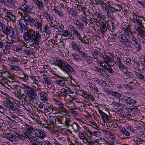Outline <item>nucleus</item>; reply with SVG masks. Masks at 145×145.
Here are the masks:
<instances>
[{
  "mask_svg": "<svg viewBox=\"0 0 145 145\" xmlns=\"http://www.w3.org/2000/svg\"><path fill=\"white\" fill-rule=\"evenodd\" d=\"M27 78V82L30 84H32L34 83L37 86V87L39 88L40 86L39 85V81L37 80H36L35 76L33 74H31L30 75L28 76Z\"/></svg>",
  "mask_w": 145,
  "mask_h": 145,
  "instance_id": "12",
  "label": "nucleus"
},
{
  "mask_svg": "<svg viewBox=\"0 0 145 145\" xmlns=\"http://www.w3.org/2000/svg\"><path fill=\"white\" fill-rule=\"evenodd\" d=\"M132 43H131L133 45V48L136 52H138L142 50V47L140 43L139 42L137 38L131 41Z\"/></svg>",
  "mask_w": 145,
  "mask_h": 145,
  "instance_id": "11",
  "label": "nucleus"
},
{
  "mask_svg": "<svg viewBox=\"0 0 145 145\" xmlns=\"http://www.w3.org/2000/svg\"><path fill=\"white\" fill-rule=\"evenodd\" d=\"M122 8L121 5L114 3L111 8H110L109 10L112 12L114 13L121 12Z\"/></svg>",
  "mask_w": 145,
  "mask_h": 145,
  "instance_id": "13",
  "label": "nucleus"
},
{
  "mask_svg": "<svg viewBox=\"0 0 145 145\" xmlns=\"http://www.w3.org/2000/svg\"><path fill=\"white\" fill-rule=\"evenodd\" d=\"M63 114H63H59L63 116H61L59 118L58 123L67 126L71 125V121L69 117L67 115L68 113L65 115Z\"/></svg>",
  "mask_w": 145,
  "mask_h": 145,
  "instance_id": "7",
  "label": "nucleus"
},
{
  "mask_svg": "<svg viewBox=\"0 0 145 145\" xmlns=\"http://www.w3.org/2000/svg\"><path fill=\"white\" fill-rule=\"evenodd\" d=\"M136 17V23H137L140 26H142L143 25L142 23L143 18L141 16L140 17L137 14Z\"/></svg>",
  "mask_w": 145,
  "mask_h": 145,
  "instance_id": "44",
  "label": "nucleus"
},
{
  "mask_svg": "<svg viewBox=\"0 0 145 145\" xmlns=\"http://www.w3.org/2000/svg\"><path fill=\"white\" fill-rule=\"evenodd\" d=\"M105 124L107 127H111L112 128L114 127L117 128L118 127L119 129H120L121 127L120 125L119 126L117 124H116V125H115L114 124V121L111 119L107 122H106L105 123Z\"/></svg>",
  "mask_w": 145,
  "mask_h": 145,
  "instance_id": "24",
  "label": "nucleus"
},
{
  "mask_svg": "<svg viewBox=\"0 0 145 145\" xmlns=\"http://www.w3.org/2000/svg\"><path fill=\"white\" fill-rule=\"evenodd\" d=\"M109 21H106V20L104 21L103 22L101 23L100 24L102 25V27H104L105 28H107V26L109 25Z\"/></svg>",
  "mask_w": 145,
  "mask_h": 145,
  "instance_id": "63",
  "label": "nucleus"
},
{
  "mask_svg": "<svg viewBox=\"0 0 145 145\" xmlns=\"http://www.w3.org/2000/svg\"><path fill=\"white\" fill-rule=\"evenodd\" d=\"M121 100L127 104L130 105H132L135 103L136 102V101H135L133 99H132L131 97H127L123 95Z\"/></svg>",
  "mask_w": 145,
  "mask_h": 145,
  "instance_id": "16",
  "label": "nucleus"
},
{
  "mask_svg": "<svg viewBox=\"0 0 145 145\" xmlns=\"http://www.w3.org/2000/svg\"><path fill=\"white\" fill-rule=\"evenodd\" d=\"M53 102L55 103V105L58 107V109L60 110V111H57L54 113L56 115L57 114L64 113L65 115L67 113V111L64 107L63 104L60 101L56 99H53Z\"/></svg>",
  "mask_w": 145,
  "mask_h": 145,
  "instance_id": "6",
  "label": "nucleus"
},
{
  "mask_svg": "<svg viewBox=\"0 0 145 145\" xmlns=\"http://www.w3.org/2000/svg\"><path fill=\"white\" fill-rule=\"evenodd\" d=\"M105 19V18L104 15L101 14L99 16H97L96 20L97 22H99L100 23L103 22Z\"/></svg>",
  "mask_w": 145,
  "mask_h": 145,
  "instance_id": "43",
  "label": "nucleus"
},
{
  "mask_svg": "<svg viewBox=\"0 0 145 145\" xmlns=\"http://www.w3.org/2000/svg\"><path fill=\"white\" fill-rule=\"evenodd\" d=\"M33 1L39 9L42 10L44 9V5L41 0H34Z\"/></svg>",
  "mask_w": 145,
  "mask_h": 145,
  "instance_id": "37",
  "label": "nucleus"
},
{
  "mask_svg": "<svg viewBox=\"0 0 145 145\" xmlns=\"http://www.w3.org/2000/svg\"><path fill=\"white\" fill-rule=\"evenodd\" d=\"M33 134L32 132H29L25 131L24 132V140L27 139L29 140L32 139L33 137Z\"/></svg>",
  "mask_w": 145,
  "mask_h": 145,
  "instance_id": "34",
  "label": "nucleus"
},
{
  "mask_svg": "<svg viewBox=\"0 0 145 145\" xmlns=\"http://www.w3.org/2000/svg\"><path fill=\"white\" fill-rule=\"evenodd\" d=\"M54 110L57 111V110L55 109L53 105H52L47 103V107L45 110L44 112L49 114H51Z\"/></svg>",
  "mask_w": 145,
  "mask_h": 145,
  "instance_id": "26",
  "label": "nucleus"
},
{
  "mask_svg": "<svg viewBox=\"0 0 145 145\" xmlns=\"http://www.w3.org/2000/svg\"><path fill=\"white\" fill-rule=\"evenodd\" d=\"M44 29L45 32L47 34L46 37H45L46 38L45 40H46L49 37L50 34H51V29L50 27L46 25L44 27Z\"/></svg>",
  "mask_w": 145,
  "mask_h": 145,
  "instance_id": "39",
  "label": "nucleus"
},
{
  "mask_svg": "<svg viewBox=\"0 0 145 145\" xmlns=\"http://www.w3.org/2000/svg\"><path fill=\"white\" fill-rule=\"evenodd\" d=\"M72 56V59H75L77 61H80L81 60L80 56L76 53H72L71 54Z\"/></svg>",
  "mask_w": 145,
  "mask_h": 145,
  "instance_id": "49",
  "label": "nucleus"
},
{
  "mask_svg": "<svg viewBox=\"0 0 145 145\" xmlns=\"http://www.w3.org/2000/svg\"><path fill=\"white\" fill-rule=\"evenodd\" d=\"M2 32L5 34L8 35L14 32L15 29L8 25L3 24V26L1 28Z\"/></svg>",
  "mask_w": 145,
  "mask_h": 145,
  "instance_id": "10",
  "label": "nucleus"
},
{
  "mask_svg": "<svg viewBox=\"0 0 145 145\" xmlns=\"http://www.w3.org/2000/svg\"><path fill=\"white\" fill-rule=\"evenodd\" d=\"M35 132L37 137L42 139H43L46 137V132L39 129H36Z\"/></svg>",
  "mask_w": 145,
  "mask_h": 145,
  "instance_id": "14",
  "label": "nucleus"
},
{
  "mask_svg": "<svg viewBox=\"0 0 145 145\" xmlns=\"http://www.w3.org/2000/svg\"><path fill=\"white\" fill-rule=\"evenodd\" d=\"M54 61L56 63V65L66 73L71 72L72 74H75L76 71L65 61L59 58H56Z\"/></svg>",
  "mask_w": 145,
  "mask_h": 145,
  "instance_id": "1",
  "label": "nucleus"
},
{
  "mask_svg": "<svg viewBox=\"0 0 145 145\" xmlns=\"http://www.w3.org/2000/svg\"><path fill=\"white\" fill-rule=\"evenodd\" d=\"M63 93L66 94L69 93H73L74 92L70 88H68V89H66L65 88H63L61 89Z\"/></svg>",
  "mask_w": 145,
  "mask_h": 145,
  "instance_id": "60",
  "label": "nucleus"
},
{
  "mask_svg": "<svg viewBox=\"0 0 145 145\" xmlns=\"http://www.w3.org/2000/svg\"><path fill=\"white\" fill-rule=\"evenodd\" d=\"M42 40L41 38V35L40 34L39 31H36L34 30H33V33L32 34L31 37V42H33V46H37L36 48H38L39 46V44L42 42Z\"/></svg>",
  "mask_w": 145,
  "mask_h": 145,
  "instance_id": "3",
  "label": "nucleus"
},
{
  "mask_svg": "<svg viewBox=\"0 0 145 145\" xmlns=\"http://www.w3.org/2000/svg\"><path fill=\"white\" fill-rule=\"evenodd\" d=\"M27 18L29 20V23L30 25L35 26L40 32H42V22L40 21L38 19L33 18L30 16H29Z\"/></svg>",
  "mask_w": 145,
  "mask_h": 145,
  "instance_id": "5",
  "label": "nucleus"
},
{
  "mask_svg": "<svg viewBox=\"0 0 145 145\" xmlns=\"http://www.w3.org/2000/svg\"><path fill=\"white\" fill-rule=\"evenodd\" d=\"M23 125L25 129L27 131L29 132H32L35 131V128L33 126L29 124H27L25 122L23 123Z\"/></svg>",
  "mask_w": 145,
  "mask_h": 145,
  "instance_id": "22",
  "label": "nucleus"
},
{
  "mask_svg": "<svg viewBox=\"0 0 145 145\" xmlns=\"http://www.w3.org/2000/svg\"><path fill=\"white\" fill-rule=\"evenodd\" d=\"M15 31H14L13 33L9 35L10 37V40L12 41V43L17 42L19 40L18 37L15 34Z\"/></svg>",
  "mask_w": 145,
  "mask_h": 145,
  "instance_id": "36",
  "label": "nucleus"
},
{
  "mask_svg": "<svg viewBox=\"0 0 145 145\" xmlns=\"http://www.w3.org/2000/svg\"><path fill=\"white\" fill-rule=\"evenodd\" d=\"M120 41L123 45L126 46L127 47H131L132 48L130 45L131 43H132V42L130 40L127 38L126 36L125 35L121 34L119 35Z\"/></svg>",
  "mask_w": 145,
  "mask_h": 145,
  "instance_id": "8",
  "label": "nucleus"
},
{
  "mask_svg": "<svg viewBox=\"0 0 145 145\" xmlns=\"http://www.w3.org/2000/svg\"><path fill=\"white\" fill-rule=\"evenodd\" d=\"M72 27L73 29L72 30L71 32L72 33V35L74 38V39L80 37L81 35L78 31L77 29L74 28L73 26Z\"/></svg>",
  "mask_w": 145,
  "mask_h": 145,
  "instance_id": "38",
  "label": "nucleus"
},
{
  "mask_svg": "<svg viewBox=\"0 0 145 145\" xmlns=\"http://www.w3.org/2000/svg\"><path fill=\"white\" fill-rule=\"evenodd\" d=\"M74 24L76 25L77 27L80 29H82L84 28V24L78 19H74L73 21Z\"/></svg>",
  "mask_w": 145,
  "mask_h": 145,
  "instance_id": "30",
  "label": "nucleus"
},
{
  "mask_svg": "<svg viewBox=\"0 0 145 145\" xmlns=\"http://www.w3.org/2000/svg\"><path fill=\"white\" fill-rule=\"evenodd\" d=\"M49 24L52 29L56 31H58L59 30L57 29V23L55 20L54 21L49 22Z\"/></svg>",
  "mask_w": 145,
  "mask_h": 145,
  "instance_id": "33",
  "label": "nucleus"
},
{
  "mask_svg": "<svg viewBox=\"0 0 145 145\" xmlns=\"http://www.w3.org/2000/svg\"><path fill=\"white\" fill-rule=\"evenodd\" d=\"M95 8L94 7H89L88 9V11L89 13L93 14L95 12Z\"/></svg>",
  "mask_w": 145,
  "mask_h": 145,
  "instance_id": "64",
  "label": "nucleus"
},
{
  "mask_svg": "<svg viewBox=\"0 0 145 145\" xmlns=\"http://www.w3.org/2000/svg\"><path fill=\"white\" fill-rule=\"evenodd\" d=\"M31 145H39L41 143L39 139L37 137L33 136L32 138L30 140Z\"/></svg>",
  "mask_w": 145,
  "mask_h": 145,
  "instance_id": "32",
  "label": "nucleus"
},
{
  "mask_svg": "<svg viewBox=\"0 0 145 145\" xmlns=\"http://www.w3.org/2000/svg\"><path fill=\"white\" fill-rule=\"evenodd\" d=\"M20 8L16 10L20 16H29L27 14L31 12V9L24 3H21L20 4Z\"/></svg>",
  "mask_w": 145,
  "mask_h": 145,
  "instance_id": "4",
  "label": "nucleus"
},
{
  "mask_svg": "<svg viewBox=\"0 0 145 145\" xmlns=\"http://www.w3.org/2000/svg\"><path fill=\"white\" fill-rule=\"evenodd\" d=\"M98 111L99 114H100L103 120L105 122V123L106 122H107L110 120V117L105 114L101 110L99 109Z\"/></svg>",
  "mask_w": 145,
  "mask_h": 145,
  "instance_id": "15",
  "label": "nucleus"
},
{
  "mask_svg": "<svg viewBox=\"0 0 145 145\" xmlns=\"http://www.w3.org/2000/svg\"><path fill=\"white\" fill-rule=\"evenodd\" d=\"M71 43V46L74 50H76L78 51L81 49L80 47L76 43L72 41Z\"/></svg>",
  "mask_w": 145,
  "mask_h": 145,
  "instance_id": "48",
  "label": "nucleus"
},
{
  "mask_svg": "<svg viewBox=\"0 0 145 145\" xmlns=\"http://www.w3.org/2000/svg\"><path fill=\"white\" fill-rule=\"evenodd\" d=\"M3 103L4 106L12 110L15 106L14 104L12 101H11L10 100H8V101H4Z\"/></svg>",
  "mask_w": 145,
  "mask_h": 145,
  "instance_id": "20",
  "label": "nucleus"
},
{
  "mask_svg": "<svg viewBox=\"0 0 145 145\" xmlns=\"http://www.w3.org/2000/svg\"><path fill=\"white\" fill-rule=\"evenodd\" d=\"M47 103L45 102H41L38 105V107L41 109H43L44 111L47 107Z\"/></svg>",
  "mask_w": 145,
  "mask_h": 145,
  "instance_id": "57",
  "label": "nucleus"
},
{
  "mask_svg": "<svg viewBox=\"0 0 145 145\" xmlns=\"http://www.w3.org/2000/svg\"><path fill=\"white\" fill-rule=\"evenodd\" d=\"M111 95L121 100L123 96V95L120 94L118 92L113 90Z\"/></svg>",
  "mask_w": 145,
  "mask_h": 145,
  "instance_id": "40",
  "label": "nucleus"
},
{
  "mask_svg": "<svg viewBox=\"0 0 145 145\" xmlns=\"http://www.w3.org/2000/svg\"><path fill=\"white\" fill-rule=\"evenodd\" d=\"M102 135L101 133L99 131H91L90 134V137H92L93 136H95L97 138H100L101 137Z\"/></svg>",
  "mask_w": 145,
  "mask_h": 145,
  "instance_id": "41",
  "label": "nucleus"
},
{
  "mask_svg": "<svg viewBox=\"0 0 145 145\" xmlns=\"http://www.w3.org/2000/svg\"><path fill=\"white\" fill-rule=\"evenodd\" d=\"M2 135L3 137L12 142L15 143L17 142L14 133H3Z\"/></svg>",
  "mask_w": 145,
  "mask_h": 145,
  "instance_id": "9",
  "label": "nucleus"
},
{
  "mask_svg": "<svg viewBox=\"0 0 145 145\" xmlns=\"http://www.w3.org/2000/svg\"><path fill=\"white\" fill-rule=\"evenodd\" d=\"M20 88L24 89V92L26 94L28 93L33 90L31 87L24 84H22L21 85Z\"/></svg>",
  "mask_w": 145,
  "mask_h": 145,
  "instance_id": "29",
  "label": "nucleus"
},
{
  "mask_svg": "<svg viewBox=\"0 0 145 145\" xmlns=\"http://www.w3.org/2000/svg\"><path fill=\"white\" fill-rule=\"evenodd\" d=\"M48 120L50 121L53 125L56 124L57 121L58 122V118L57 116H54L52 115L49 116L48 117Z\"/></svg>",
  "mask_w": 145,
  "mask_h": 145,
  "instance_id": "31",
  "label": "nucleus"
},
{
  "mask_svg": "<svg viewBox=\"0 0 145 145\" xmlns=\"http://www.w3.org/2000/svg\"><path fill=\"white\" fill-rule=\"evenodd\" d=\"M125 36H127L132 41L135 38H137L134 35V34L131 31V30H126L125 32Z\"/></svg>",
  "mask_w": 145,
  "mask_h": 145,
  "instance_id": "23",
  "label": "nucleus"
},
{
  "mask_svg": "<svg viewBox=\"0 0 145 145\" xmlns=\"http://www.w3.org/2000/svg\"><path fill=\"white\" fill-rule=\"evenodd\" d=\"M9 13V11L5 7H3L2 9V11H0V16H2L4 15L7 16Z\"/></svg>",
  "mask_w": 145,
  "mask_h": 145,
  "instance_id": "56",
  "label": "nucleus"
},
{
  "mask_svg": "<svg viewBox=\"0 0 145 145\" xmlns=\"http://www.w3.org/2000/svg\"><path fill=\"white\" fill-rule=\"evenodd\" d=\"M1 74L5 82L9 81L10 82V81L7 78H8L10 79H11L12 78L11 75L8 72L6 71H5L1 72Z\"/></svg>",
  "mask_w": 145,
  "mask_h": 145,
  "instance_id": "17",
  "label": "nucleus"
},
{
  "mask_svg": "<svg viewBox=\"0 0 145 145\" xmlns=\"http://www.w3.org/2000/svg\"><path fill=\"white\" fill-rule=\"evenodd\" d=\"M13 111L16 112L18 115H21L22 114V111L20 109L17 108L16 107L14 106V108L12 110Z\"/></svg>",
  "mask_w": 145,
  "mask_h": 145,
  "instance_id": "62",
  "label": "nucleus"
},
{
  "mask_svg": "<svg viewBox=\"0 0 145 145\" xmlns=\"http://www.w3.org/2000/svg\"><path fill=\"white\" fill-rule=\"evenodd\" d=\"M135 29L140 37H142V38L145 37V31L144 30L138 26Z\"/></svg>",
  "mask_w": 145,
  "mask_h": 145,
  "instance_id": "35",
  "label": "nucleus"
},
{
  "mask_svg": "<svg viewBox=\"0 0 145 145\" xmlns=\"http://www.w3.org/2000/svg\"><path fill=\"white\" fill-rule=\"evenodd\" d=\"M94 80L101 86L105 87L106 85V82L102 79L99 80L97 78H95Z\"/></svg>",
  "mask_w": 145,
  "mask_h": 145,
  "instance_id": "42",
  "label": "nucleus"
},
{
  "mask_svg": "<svg viewBox=\"0 0 145 145\" xmlns=\"http://www.w3.org/2000/svg\"><path fill=\"white\" fill-rule=\"evenodd\" d=\"M6 117L10 120L13 122L17 123L18 122V118L15 114L12 113H10L9 115L6 116Z\"/></svg>",
  "mask_w": 145,
  "mask_h": 145,
  "instance_id": "19",
  "label": "nucleus"
},
{
  "mask_svg": "<svg viewBox=\"0 0 145 145\" xmlns=\"http://www.w3.org/2000/svg\"><path fill=\"white\" fill-rule=\"evenodd\" d=\"M21 16L22 17L19 22V25L20 26L19 30L20 33H23L25 31L28 30V22L29 23V20L27 18L29 16Z\"/></svg>",
  "mask_w": 145,
  "mask_h": 145,
  "instance_id": "2",
  "label": "nucleus"
},
{
  "mask_svg": "<svg viewBox=\"0 0 145 145\" xmlns=\"http://www.w3.org/2000/svg\"><path fill=\"white\" fill-rule=\"evenodd\" d=\"M46 44L50 46V47L53 46L55 45H57V43H56V42L55 40L51 39L50 40L48 41L47 43H46Z\"/></svg>",
  "mask_w": 145,
  "mask_h": 145,
  "instance_id": "51",
  "label": "nucleus"
},
{
  "mask_svg": "<svg viewBox=\"0 0 145 145\" xmlns=\"http://www.w3.org/2000/svg\"><path fill=\"white\" fill-rule=\"evenodd\" d=\"M6 48L9 49H12L14 51L19 52L22 50V47L20 45H7Z\"/></svg>",
  "mask_w": 145,
  "mask_h": 145,
  "instance_id": "18",
  "label": "nucleus"
},
{
  "mask_svg": "<svg viewBox=\"0 0 145 145\" xmlns=\"http://www.w3.org/2000/svg\"><path fill=\"white\" fill-rule=\"evenodd\" d=\"M15 95L20 99V101L22 100V99H23L24 101L25 100L26 97L24 95L23 93H22L20 90L17 91V92L15 93Z\"/></svg>",
  "mask_w": 145,
  "mask_h": 145,
  "instance_id": "28",
  "label": "nucleus"
},
{
  "mask_svg": "<svg viewBox=\"0 0 145 145\" xmlns=\"http://www.w3.org/2000/svg\"><path fill=\"white\" fill-rule=\"evenodd\" d=\"M62 138L59 139L58 140H54V141H53V142L56 145H63L62 143L64 142V140H61Z\"/></svg>",
  "mask_w": 145,
  "mask_h": 145,
  "instance_id": "61",
  "label": "nucleus"
},
{
  "mask_svg": "<svg viewBox=\"0 0 145 145\" xmlns=\"http://www.w3.org/2000/svg\"><path fill=\"white\" fill-rule=\"evenodd\" d=\"M103 59H104L107 63H109L110 62H112L113 61L112 57H111L109 56L106 55V56H104V57Z\"/></svg>",
  "mask_w": 145,
  "mask_h": 145,
  "instance_id": "52",
  "label": "nucleus"
},
{
  "mask_svg": "<svg viewBox=\"0 0 145 145\" xmlns=\"http://www.w3.org/2000/svg\"><path fill=\"white\" fill-rule=\"evenodd\" d=\"M32 34L30 31H28L24 33L23 37L26 42H31Z\"/></svg>",
  "mask_w": 145,
  "mask_h": 145,
  "instance_id": "25",
  "label": "nucleus"
},
{
  "mask_svg": "<svg viewBox=\"0 0 145 145\" xmlns=\"http://www.w3.org/2000/svg\"><path fill=\"white\" fill-rule=\"evenodd\" d=\"M83 128L84 132V133L89 137H90V134L91 131L89 129L88 127L84 126L83 127Z\"/></svg>",
  "mask_w": 145,
  "mask_h": 145,
  "instance_id": "50",
  "label": "nucleus"
},
{
  "mask_svg": "<svg viewBox=\"0 0 145 145\" xmlns=\"http://www.w3.org/2000/svg\"><path fill=\"white\" fill-rule=\"evenodd\" d=\"M53 11L55 14H57L61 17H62L64 16L63 13L60 10L54 8L53 9Z\"/></svg>",
  "mask_w": 145,
  "mask_h": 145,
  "instance_id": "58",
  "label": "nucleus"
},
{
  "mask_svg": "<svg viewBox=\"0 0 145 145\" xmlns=\"http://www.w3.org/2000/svg\"><path fill=\"white\" fill-rule=\"evenodd\" d=\"M73 123L72 122H71V125H70L68 126L69 127L71 126L76 132H77L78 130H79V126L76 123Z\"/></svg>",
  "mask_w": 145,
  "mask_h": 145,
  "instance_id": "53",
  "label": "nucleus"
},
{
  "mask_svg": "<svg viewBox=\"0 0 145 145\" xmlns=\"http://www.w3.org/2000/svg\"><path fill=\"white\" fill-rule=\"evenodd\" d=\"M9 68L11 70L18 71L20 70V67L15 65H10L9 66Z\"/></svg>",
  "mask_w": 145,
  "mask_h": 145,
  "instance_id": "55",
  "label": "nucleus"
},
{
  "mask_svg": "<svg viewBox=\"0 0 145 145\" xmlns=\"http://www.w3.org/2000/svg\"><path fill=\"white\" fill-rule=\"evenodd\" d=\"M116 65L119 69L122 72L125 70V66L122 62Z\"/></svg>",
  "mask_w": 145,
  "mask_h": 145,
  "instance_id": "59",
  "label": "nucleus"
},
{
  "mask_svg": "<svg viewBox=\"0 0 145 145\" xmlns=\"http://www.w3.org/2000/svg\"><path fill=\"white\" fill-rule=\"evenodd\" d=\"M37 91V94L39 95H40V99L42 101H46L47 98L46 93L40 90H39V91L38 90Z\"/></svg>",
  "mask_w": 145,
  "mask_h": 145,
  "instance_id": "27",
  "label": "nucleus"
},
{
  "mask_svg": "<svg viewBox=\"0 0 145 145\" xmlns=\"http://www.w3.org/2000/svg\"><path fill=\"white\" fill-rule=\"evenodd\" d=\"M14 133L15 136L22 140L24 139V132L21 133H18L17 132L15 131L14 132Z\"/></svg>",
  "mask_w": 145,
  "mask_h": 145,
  "instance_id": "46",
  "label": "nucleus"
},
{
  "mask_svg": "<svg viewBox=\"0 0 145 145\" xmlns=\"http://www.w3.org/2000/svg\"><path fill=\"white\" fill-rule=\"evenodd\" d=\"M129 113L130 112L129 111L126 110L120 113V114L123 117H125L127 116H129V118L132 119L131 118L132 116H129Z\"/></svg>",
  "mask_w": 145,
  "mask_h": 145,
  "instance_id": "54",
  "label": "nucleus"
},
{
  "mask_svg": "<svg viewBox=\"0 0 145 145\" xmlns=\"http://www.w3.org/2000/svg\"><path fill=\"white\" fill-rule=\"evenodd\" d=\"M12 10H9V13H8L7 16H6L10 20L13 21H14L15 20V18L14 16L12 13Z\"/></svg>",
  "mask_w": 145,
  "mask_h": 145,
  "instance_id": "47",
  "label": "nucleus"
},
{
  "mask_svg": "<svg viewBox=\"0 0 145 145\" xmlns=\"http://www.w3.org/2000/svg\"><path fill=\"white\" fill-rule=\"evenodd\" d=\"M27 96L31 99L33 100L36 97V95L34 93L33 90H32L28 93L26 94Z\"/></svg>",
  "mask_w": 145,
  "mask_h": 145,
  "instance_id": "45",
  "label": "nucleus"
},
{
  "mask_svg": "<svg viewBox=\"0 0 145 145\" xmlns=\"http://www.w3.org/2000/svg\"><path fill=\"white\" fill-rule=\"evenodd\" d=\"M20 104H21L22 106L24 107L25 110L28 111H29L30 110L29 108L30 106V104L27 102L26 99H25V100L24 101L22 100L21 101L19 102Z\"/></svg>",
  "mask_w": 145,
  "mask_h": 145,
  "instance_id": "21",
  "label": "nucleus"
}]
</instances>
